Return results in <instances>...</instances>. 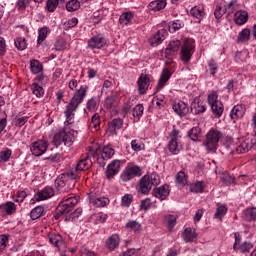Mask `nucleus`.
<instances>
[{
    "instance_id": "obj_1",
    "label": "nucleus",
    "mask_w": 256,
    "mask_h": 256,
    "mask_svg": "<svg viewBox=\"0 0 256 256\" xmlns=\"http://www.w3.org/2000/svg\"><path fill=\"white\" fill-rule=\"evenodd\" d=\"M87 89V86H81L66 106L64 111V115L66 117V121L64 122L65 127L62 131L54 135L53 144L55 147H61V145H64V147H71V145L75 143V133L77 132L71 129V125H73V119H75V111H77V107L83 103V99H85V95H87Z\"/></svg>"
},
{
    "instance_id": "obj_2",
    "label": "nucleus",
    "mask_w": 256,
    "mask_h": 256,
    "mask_svg": "<svg viewBox=\"0 0 256 256\" xmlns=\"http://www.w3.org/2000/svg\"><path fill=\"white\" fill-rule=\"evenodd\" d=\"M81 172L75 167L70 169L68 172L61 174L60 177L56 180V183L59 185H64V190L62 192L71 191V189H75V181L79 179V174Z\"/></svg>"
},
{
    "instance_id": "obj_3",
    "label": "nucleus",
    "mask_w": 256,
    "mask_h": 256,
    "mask_svg": "<svg viewBox=\"0 0 256 256\" xmlns=\"http://www.w3.org/2000/svg\"><path fill=\"white\" fill-rule=\"evenodd\" d=\"M161 183V178L158 176L157 173L153 172L150 175H144L139 182V185L137 187L138 193H141L142 195H147L153 187L159 185Z\"/></svg>"
},
{
    "instance_id": "obj_4",
    "label": "nucleus",
    "mask_w": 256,
    "mask_h": 256,
    "mask_svg": "<svg viewBox=\"0 0 256 256\" xmlns=\"http://www.w3.org/2000/svg\"><path fill=\"white\" fill-rule=\"evenodd\" d=\"M77 203H79V196L64 198L56 208L55 219H59V215H69Z\"/></svg>"
},
{
    "instance_id": "obj_5",
    "label": "nucleus",
    "mask_w": 256,
    "mask_h": 256,
    "mask_svg": "<svg viewBox=\"0 0 256 256\" xmlns=\"http://www.w3.org/2000/svg\"><path fill=\"white\" fill-rule=\"evenodd\" d=\"M223 137V134L219 130L212 129L206 135L204 145L208 151H215L219 146V140Z\"/></svg>"
},
{
    "instance_id": "obj_6",
    "label": "nucleus",
    "mask_w": 256,
    "mask_h": 256,
    "mask_svg": "<svg viewBox=\"0 0 256 256\" xmlns=\"http://www.w3.org/2000/svg\"><path fill=\"white\" fill-rule=\"evenodd\" d=\"M208 104L212 109L213 115L216 117H221V115H223L225 108L223 107V102L219 100V95L217 92H213L208 95Z\"/></svg>"
},
{
    "instance_id": "obj_7",
    "label": "nucleus",
    "mask_w": 256,
    "mask_h": 256,
    "mask_svg": "<svg viewBox=\"0 0 256 256\" xmlns=\"http://www.w3.org/2000/svg\"><path fill=\"white\" fill-rule=\"evenodd\" d=\"M143 175V172L141 170V167L139 166H127L121 176L120 179L124 183H127V181H131V179H135V177H141Z\"/></svg>"
},
{
    "instance_id": "obj_8",
    "label": "nucleus",
    "mask_w": 256,
    "mask_h": 256,
    "mask_svg": "<svg viewBox=\"0 0 256 256\" xmlns=\"http://www.w3.org/2000/svg\"><path fill=\"white\" fill-rule=\"evenodd\" d=\"M104 109L111 112L112 115L119 113V96L117 94H111L104 100Z\"/></svg>"
},
{
    "instance_id": "obj_9",
    "label": "nucleus",
    "mask_w": 256,
    "mask_h": 256,
    "mask_svg": "<svg viewBox=\"0 0 256 256\" xmlns=\"http://www.w3.org/2000/svg\"><path fill=\"white\" fill-rule=\"evenodd\" d=\"M47 147H49V144L45 140H38L35 141L31 146H30V151L32 155L35 157H41L46 151Z\"/></svg>"
},
{
    "instance_id": "obj_10",
    "label": "nucleus",
    "mask_w": 256,
    "mask_h": 256,
    "mask_svg": "<svg viewBox=\"0 0 256 256\" xmlns=\"http://www.w3.org/2000/svg\"><path fill=\"white\" fill-rule=\"evenodd\" d=\"M195 51V44L191 40H186L181 49V59L182 61H189L193 57Z\"/></svg>"
},
{
    "instance_id": "obj_11",
    "label": "nucleus",
    "mask_w": 256,
    "mask_h": 256,
    "mask_svg": "<svg viewBox=\"0 0 256 256\" xmlns=\"http://www.w3.org/2000/svg\"><path fill=\"white\" fill-rule=\"evenodd\" d=\"M105 45H107V39L101 34L93 36L88 40V47L90 49H103Z\"/></svg>"
},
{
    "instance_id": "obj_12",
    "label": "nucleus",
    "mask_w": 256,
    "mask_h": 256,
    "mask_svg": "<svg viewBox=\"0 0 256 256\" xmlns=\"http://www.w3.org/2000/svg\"><path fill=\"white\" fill-rule=\"evenodd\" d=\"M121 169V160H113L106 168L105 175L106 179L110 180L119 173Z\"/></svg>"
},
{
    "instance_id": "obj_13",
    "label": "nucleus",
    "mask_w": 256,
    "mask_h": 256,
    "mask_svg": "<svg viewBox=\"0 0 256 256\" xmlns=\"http://www.w3.org/2000/svg\"><path fill=\"white\" fill-rule=\"evenodd\" d=\"M233 5H235V1H231L229 4H228V7L224 8L223 9V6H221V4H218L216 6V9L214 11V16L217 18V19H221V17H223V14L224 13H227L228 12V15H231L233 13V11H235V8L233 7Z\"/></svg>"
},
{
    "instance_id": "obj_14",
    "label": "nucleus",
    "mask_w": 256,
    "mask_h": 256,
    "mask_svg": "<svg viewBox=\"0 0 256 256\" xmlns=\"http://www.w3.org/2000/svg\"><path fill=\"white\" fill-rule=\"evenodd\" d=\"M151 81L149 79V75L147 74H141L138 78L137 85H138V91L141 95L143 93H146L147 89H149Z\"/></svg>"
},
{
    "instance_id": "obj_15",
    "label": "nucleus",
    "mask_w": 256,
    "mask_h": 256,
    "mask_svg": "<svg viewBox=\"0 0 256 256\" xmlns=\"http://www.w3.org/2000/svg\"><path fill=\"white\" fill-rule=\"evenodd\" d=\"M172 109L180 117H185L189 113V106L183 101L174 102Z\"/></svg>"
},
{
    "instance_id": "obj_16",
    "label": "nucleus",
    "mask_w": 256,
    "mask_h": 256,
    "mask_svg": "<svg viewBox=\"0 0 256 256\" xmlns=\"http://www.w3.org/2000/svg\"><path fill=\"white\" fill-rule=\"evenodd\" d=\"M205 106L203 105V101H201L200 97H195L193 102L191 103V113L193 115H199V113H205Z\"/></svg>"
},
{
    "instance_id": "obj_17",
    "label": "nucleus",
    "mask_w": 256,
    "mask_h": 256,
    "mask_svg": "<svg viewBox=\"0 0 256 256\" xmlns=\"http://www.w3.org/2000/svg\"><path fill=\"white\" fill-rule=\"evenodd\" d=\"M152 195L156 197L157 199H160L161 201H165L167 197H169V186L163 185L159 188H155L152 191Z\"/></svg>"
},
{
    "instance_id": "obj_18",
    "label": "nucleus",
    "mask_w": 256,
    "mask_h": 256,
    "mask_svg": "<svg viewBox=\"0 0 256 256\" xmlns=\"http://www.w3.org/2000/svg\"><path fill=\"white\" fill-rule=\"evenodd\" d=\"M55 195V191L51 187H46L42 191L38 192L35 196L36 201H47V199H51Z\"/></svg>"
},
{
    "instance_id": "obj_19",
    "label": "nucleus",
    "mask_w": 256,
    "mask_h": 256,
    "mask_svg": "<svg viewBox=\"0 0 256 256\" xmlns=\"http://www.w3.org/2000/svg\"><path fill=\"white\" fill-rule=\"evenodd\" d=\"M48 239L49 242L54 245V247H57V249H61L65 245V242L63 241V236L57 233H48Z\"/></svg>"
},
{
    "instance_id": "obj_20",
    "label": "nucleus",
    "mask_w": 256,
    "mask_h": 256,
    "mask_svg": "<svg viewBox=\"0 0 256 256\" xmlns=\"http://www.w3.org/2000/svg\"><path fill=\"white\" fill-rule=\"evenodd\" d=\"M17 211V206L13 202H6L0 205V213L2 215H13Z\"/></svg>"
},
{
    "instance_id": "obj_21",
    "label": "nucleus",
    "mask_w": 256,
    "mask_h": 256,
    "mask_svg": "<svg viewBox=\"0 0 256 256\" xmlns=\"http://www.w3.org/2000/svg\"><path fill=\"white\" fill-rule=\"evenodd\" d=\"M171 71L168 68H164L162 70L161 76L159 78L158 81V89H163V87H165V85H167V81H169V79H171Z\"/></svg>"
},
{
    "instance_id": "obj_22",
    "label": "nucleus",
    "mask_w": 256,
    "mask_h": 256,
    "mask_svg": "<svg viewBox=\"0 0 256 256\" xmlns=\"http://www.w3.org/2000/svg\"><path fill=\"white\" fill-rule=\"evenodd\" d=\"M247 19H249V13H247V11L239 10L234 14V21L236 25H245V23H247Z\"/></svg>"
},
{
    "instance_id": "obj_23",
    "label": "nucleus",
    "mask_w": 256,
    "mask_h": 256,
    "mask_svg": "<svg viewBox=\"0 0 256 256\" xmlns=\"http://www.w3.org/2000/svg\"><path fill=\"white\" fill-rule=\"evenodd\" d=\"M245 115V106L243 105H235L230 113L231 119L237 121V119H241Z\"/></svg>"
},
{
    "instance_id": "obj_24",
    "label": "nucleus",
    "mask_w": 256,
    "mask_h": 256,
    "mask_svg": "<svg viewBox=\"0 0 256 256\" xmlns=\"http://www.w3.org/2000/svg\"><path fill=\"white\" fill-rule=\"evenodd\" d=\"M92 165L93 162L91 161V158L87 156L86 158L80 160L74 168L81 173V171H87V169H91Z\"/></svg>"
},
{
    "instance_id": "obj_25",
    "label": "nucleus",
    "mask_w": 256,
    "mask_h": 256,
    "mask_svg": "<svg viewBox=\"0 0 256 256\" xmlns=\"http://www.w3.org/2000/svg\"><path fill=\"white\" fill-rule=\"evenodd\" d=\"M107 249L115 251L119 247V235L112 234L105 242Z\"/></svg>"
},
{
    "instance_id": "obj_26",
    "label": "nucleus",
    "mask_w": 256,
    "mask_h": 256,
    "mask_svg": "<svg viewBox=\"0 0 256 256\" xmlns=\"http://www.w3.org/2000/svg\"><path fill=\"white\" fill-rule=\"evenodd\" d=\"M165 39V30H159L151 39L150 43L153 47H157V45H161L163 40Z\"/></svg>"
},
{
    "instance_id": "obj_27",
    "label": "nucleus",
    "mask_w": 256,
    "mask_h": 256,
    "mask_svg": "<svg viewBox=\"0 0 256 256\" xmlns=\"http://www.w3.org/2000/svg\"><path fill=\"white\" fill-rule=\"evenodd\" d=\"M181 47V41L179 40H172L170 41L168 47L165 50L166 55H173L174 53H177L179 51V48Z\"/></svg>"
},
{
    "instance_id": "obj_28",
    "label": "nucleus",
    "mask_w": 256,
    "mask_h": 256,
    "mask_svg": "<svg viewBox=\"0 0 256 256\" xmlns=\"http://www.w3.org/2000/svg\"><path fill=\"white\" fill-rule=\"evenodd\" d=\"M59 3H65V0H46V11H48V13H55L57 7H59Z\"/></svg>"
},
{
    "instance_id": "obj_29",
    "label": "nucleus",
    "mask_w": 256,
    "mask_h": 256,
    "mask_svg": "<svg viewBox=\"0 0 256 256\" xmlns=\"http://www.w3.org/2000/svg\"><path fill=\"white\" fill-rule=\"evenodd\" d=\"M250 149H253V143H251V140L246 139L236 148V153H248Z\"/></svg>"
},
{
    "instance_id": "obj_30",
    "label": "nucleus",
    "mask_w": 256,
    "mask_h": 256,
    "mask_svg": "<svg viewBox=\"0 0 256 256\" xmlns=\"http://www.w3.org/2000/svg\"><path fill=\"white\" fill-rule=\"evenodd\" d=\"M164 7H167V0H154L149 3L151 11H161Z\"/></svg>"
},
{
    "instance_id": "obj_31",
    "label": "nucleus",
    "mask_w": 256,
    "mask_h": 256,
    "mask_svg": "<svg viewBox=\"0 0 256 256\" xmlns=\"http://www.w3.org/2000/svg\"><path fill=\"white\" fill-rule=\"evenodd\" d=\"M169 151L172 155H179V151H181V145L176 138H172L168 144Z\"/></svg>"
},
{
    "instance_id": "obj_32",
    "label": "nucleus",
    "mask_w": 256,
    "mask_h": 256,
    "mask_svg": "<svg viewBox=\"0 0 256 256\" xmlns=\"http://www.w3.org/2000/svg\"><path fill=\"white\" fill-rule=\"evenodd\" d=\"M43 213H45V208L43 206H37L30 212V217L32 221H36V219L43 217Z\"/></svg>"
},
{
    "instance_id": "obj_33",
    "label": "nucleus",
    "mask_w": 256,
    "mask_h": 256,
    "mask_svg": "<svg viewBox=\"0 0 256 256\" xmlns=\"http://www.w3.org/2000/svg\"><path fill=\"white\" fill-rule=\"evenodd\" d=\"M182 237L186 243H191L197 237V234H195V230L186 228L182 234Z\"/></svg>"
},
{
    "instance_id": "obj_34",
    "label": "nucleus",
    "mask_w": 256,
    "mask_h": 256,
    "mask_svg": "<svg viewBox=\"0 0 256 256\" xmlns=\"http://www.w3.org/2000/svg\"><path fill=\"white\" fill-rule=\"evenodd\" d=\"M121 127H123V120L121 118H115L109 123L108 130L110 133H114V131L121 129Z\"/></svg>"
},
{
    "instance_id": "obj_35",
    "label": "nucleus",
    "mask_w": 256,
    "mask_h": 256,
    "mask_svg": "<svg viewBox=\"0 0 256 256\" xmlns=\"http://www.w3.org/2000/svg\"><path fill=\"white\" fill-rule=\"evenodd\" d=\"M30 69L34 75H39L41 71H43V64L39 62V60H31L30 61Z\"/></svg>"
},
{
    "instance_id": "obj_36",
    "label": "nucleus",
    "mask_w": 256,
    "mask_h": 256,
    "mask_svg": "<svg viewBox=\"0 0 256 256\" xmlns=\"http://www.w3.org/2000/svg\"><path fill=\"white\" fill-rule=\"evenodd\" d=\"M250 37H251V31L245 28L238 34L237 43H247Z\"/></svg>"
},
{
    "instance_id": "obj_37",
    "label": "nucleus",
    "mask_w": 256,
    "mask_h": 256,
    "mask_svg": "<svg viewBox=\"0 0 256 256\" xmlns=\"http://www.w3.org/2000/svg\"><path fill=\"white\" fill-rule=\"evenodd\" d=\"M177 187H185L187 185V175L185 172L180 171L176 174V182Z\"/></svg>"
},
{
    "instance_id": "obj_38",
    "label": "nucleus",
    "mask_w": 256,
    "mask_h": 256,
    "mask_svg": "<svg viewBox=\"0 0 256 256\" xmlns=\"http://www.w3.org/2000/svg\"><path fill=\"white\" fill-rule=\"evenodd\" d=\"M253 249V243L249 241H244L240 245L237 246V249L234 251H239V253H249Z\"/></svg>"
},
{
    "instance_id": "obj_39",
    "label": "nucleus",
    "mask_w": 256,
    "mask_h": 256,
    "mask_svg": "<svg viewBox=\"0 0 256 256\" xmlns=\"http://www.w3.org/2000/svg\"><path fill=\"white\" fill-rule=\"evenodd\" d=\"M126 229H128V231H132L133 233H140L141 232V224L135 220H130L126 224Z\"/></svg>"
},
{
    "instance_id": "obj_40",
    "label": "nucleus",
    "mask_w": 256,
    "mask_h": 256,
    "mask_svg": "<svg viewBox=\"0 0 256 256\" xmlns=\"http://www.w3.org/2000/svg\"><path fill=\"white\" fill-rule=\"evenodd\" d=\"M244 219L246 221H255L256 220V207L247 208L244 210Z\"/></svg>"
},
{
    "instance_id": "obj_41",
    "label": "nucleus",
    "mask_w": 256,
    "mask_h": 256,
    "mask_svg": "<svg viewBox=\"0 0 256 256\" xmlns=\"http://www.w3.org/2000/svg\"><path fill=\"white\" fill-rule=\"evenodd\" d=\"M190 15H191V17L198 19V21H201V19H203V17H205V12L202 9H200L199 7L195 6V7L191 8Z\"/></svg>"
},
{
    "instance_id": "obj_42",
    "label": "nucleus",
    "mask_w": 256,
    "mask_h": 256,
    "mask_svg": "<svg viewBox=\"0 0 256 256\" xmlns=\"http://www.w3.org/2000/svg\"><path fill=\"white\" fill-rule=\"evenodd\" d=\"M90 203L94 205V207H105V205H108L109 200L106 197L91 198Z\"/></svg>"
},
{
    "instance_id": "obj_43",
    "label": "nucleus",
    "mask_w": 256,
    "mask_h": 256,
    "mask_svg": "<svg viewBox=\"0 0 256 256\" xmlns=\"http://www.w3.org/2000/svg\"><path fill=\"white\" fill-rule=\"evenodd\" d=\"M183 22L180 20L172 21L168 23V31L171 33H176V31H179V29H182L183 27Z\"/></svg>"
},
{
    "instance_id": "obj_44",
    "label": "nucleus",
    "mask_w": 256,
    "mask_h": 256,
    "mask_svg": "<svg viewBox=\"0 0 256 256\" xmlns=\"http://www.w3.org/2000/svg\"><path fill=\"white\" fill-rule=\"evenodd\" d=\"M131 19H133V13L124 12L120 15L119 23L121 25H129V23H131Z\"/></svg>"
},
{
    "instance_id": "obj_45",
    "label": "nucleus",
    "mask_w": 256,
    "mask_h": 256,
    "mask_svg": "<svg viewBox=\"0 0 256 256\" xmlns=\"http://www.w3.org/2000/svg\"><path fill=\"white\" fill-rule=\"evenodd\" d=\"M203 189H205V187L203 186V182L201 181H196L190 184L191 193H203Z\"/></svg>"
},
{
    "instance_id": "obj_46",
    "label": "nucleus",
    "mask_w": 256,
    "mask_h": 256,
    "mask_svg": "<svg viewBox=\"0 0 256 256\" xmlns=\"http://www.w3.org/2000/svg\"><path fill=\"white\" fill-rule=\"evenodd\" d=\"M188 136L192 141H199V137H201V128L194 127L188 132Z\"/></svg>"
},
{
    "instance_id": "obj_47",
    "label": "nucleus",
    "mask_w": 256,
    "mask_h": 256,
    "mask_svg": "<svg viewBox=\"0 0 256 256\" xmlns=\"http://www.w3.org/2000/svg\"><path fill=\"white\" fill-rule=\"evenodd\" d=\"M101 125V116L99 114H94L91 119L90 127L91 129H95V131H99V126Z\"/></svg>"
},
{
    "instance_id": "obj_48",
    "label": "nucleus",
    "mask_w": 256,
    "mask_h": 256,
    "mask_svg": "<svg viewBox=\"0 0 256 256\" xmlns=\"http://www.w3.org/2000/svg\"><path fill=\"white\" fill-rule=\"evenodd\" d=\"M113 155H115V150L109 146H105L102 149V159L108 160L111 159V157H113Z\"/></svg>"
},
{
    "instance_id": "obj_49",
    "label": "nucleus",
    "mask_w": 256,
    "mask_h": 256,
    "mask_svg": "<svg viewBox=\"0 0 256 256\" xmlns=\"http://www.w3.org/2000/svg\"><path fill=\"white\" fill-rule=\"evenodd\" d=\"M81 7V2L79 0H70L66 4V9L69 12L77 11Z\"/></svg>"
},
{
    "instance_id": "obj_50",
    "label": "nucleus",
    "mask_w": 256,
    "mask_h": 256,
    "mask_svg": "<svg viewBox=\"0 0 256 256\" xmlns=\"http://www.w3.org/2000/svg\"><path fill=\"white\" fill-rule=\"evenodd\" d=\"M31 89H32L33 95H35L36 97H43V95H45V90L43 89V87L39 86V84L37 83H33L31 85Z\"/></svg>"
},
{
    "instance_id": "obj_51",
    "label": "nucleus",
    "mask_w": 256,
    "mask_h": 256,
    "mask_svg": "<svg viewBox=\"0 0 256 256\" xmlns=\"http://www.w3.org/2000/svg\"><path fill=\"white\" fill-rule=\"evenodd\" d=\"M47 27H42L39 32H38V39H37V43L38 45H41V43H43V41H45L47 39Z\"/></svg>"
},
{
    "instance_id": "obj_52",
    "label": "nucleus",
    "mask_w": 256,
    "mask_h": 256,
    "mask_svg": "<svg viewBox=\"0 0 256 256\" xmlns=\"http://www.w3.org/2000/svg\"><path fill=\"white\" fill-rule=\"evenodd\" d=\"M227 215V207L226 206H219L214 214L215 219H223Z\"/></svg>"
},
{
    "instance_id": "obj_53",
    "label": "nucleus",
    "mask_w": 256,
    "mask_h": 256,
    "mask_svg": "<svg viewBox=\"0 0 256 256\" xmlns=\"http://www.w3.org/2000/svg\"><path fill=\"white\" fill-rule=\"evenodd\" d=\"M15 47L19 51H25V49H27V42H25V38H17L15 40Z\"/></svg>"
},
{
    "instance_id": "obj_54",
    "label": "nucleus",
    "mask_w": 256,
    "mask_h": 256,
    "mask_svg": "<svg viewBox=\"0 0 256 256\" xmlns=\"http://www.w3.org/2000/svg\"><path fill=\"white\" fill-rule=\"evenodd\" d=\"M133 203V195L126 194L121 199V205L122 207H129Z\"/></svg>"
},
{
    "instance_id": "obj_55",
    "label": "nucleus",
    "mask_w": 256,
    "mask_h": 256,
    "mask_svg": "<svg viewBox=\"0 0 256 256\" xmlns=\"http://www.w3.org/2000/svg\"><path fill=\"white\" fill-rule=\"evenodd\" d=\"M131 147L136 153L145 149V146L143 145V143L139 142V140H132Z\"/></svg>"
},
{
    "instance_id": "obj_56",
    "label": "nucleus",
    "mask_w": 256,
    "mask_h": 256,
    "mask_svg": "<svg viewBox=\"0 0 256 256\" xmlns=\"http://www.w3.org/2000/svg\"><path fill=\"white\" fill-rule=\"evenodd\" d=\"M143 111H145V108L143 107V104H137L132 112L133 117H141L143 115Z\"/></svg>"
},
{
    "instance_id": "obj_57",
    "label": "nucleus",
    "mask_w": 256,
    "mask_h": 256,
    "mask_svg": "<svg viewBox=\"0 0 256 256\" xmlns=\"http://www.w3.org/2000/svg\"><path fill=\"white\" fill-rule=\"evenodd\" d=\"M79 23V20L77 18H72L64 23L65 29L68 31V29H73V27H77V24Z\"/></svg>"
},
{
    "instance_id": "obj_58",
    "label": "nucleus",
    "mask_w": 256,
    "mask_h": 256,
    "mask_svg": "<svg viewBox=\"0 0 256 256\" xmlns=\"http://www.w3.org/2000/svg\"><path fill=\"white\" fill-rule=\"evenodd\" d=\"M9 241V236L2 234L0 235V253H3L5 247H7V242Z\"/></svg>"
},
{
    "instance_id": "obj_59",
    "label": "nucleus",
    "mask_w": 256,
    "mask_h": 256,
    "mask_svg": "<svg viewBox=\"0 0 256 256\" xmlns=\"http://www.w3.org/2000/svg\"><path fill=\"white\" fill-rule=\"evenodd\" d=\"M208 69L210 71V75H213V77H215V73L218 69L217 62H215V60H210L208 62Z\"/></svg>"
},
{
    "instance_id": "obj_60",
    "label": "nucleus",
    "mask_w": 256,
    "mask_h": 256,
    "mask_svg": "<svg viewBox=\"0 0 256 256\" xmlns=\"http://www.w3.org/2000/svg\"><path fill=\"white\" fill-rule=\"evenodd\" d=\"M28 120H29V117L27 116L15 118L14 125L16 127H23V125H25V123H27Z\"/></svg>"
},
{
    "instance_id": "obj_61",
    "label": "nucleus",
    "mask_w": 256,
    "mask_h": 256,
    "mask_svg": "<svg viewBox=\"0 0 256 256\" xmlns=\"http://www.w3.org/2000/svg\"><path fill=\"white\" fill-rule=\"evenodd\" d=\"M31 2L29 0H17V7L20 11H25Z\"/></svg>"
},
{
    "instance_id": "obj_62",
    "label": "nucleus",
    "mask_w": 256,
    "mask_h": 256,
    "mask_svg": "<svg viewBox=\"0 0 256 256\" xmlns=\"http://www.w3.org/2000/svg\"><path fill=\"white\" fill-rule=\"evenodd\" d=\"M167 223H168V229L171 231L173 227L177 224V218L174 215H170L166 218Z\"/></svg>"
},
{
    "instance_id": "obj_63",
    "label": "nucleus",
    "mask_w": 256,
    "mask_h": 256,
    "mask_svg": "<svg viewBox=\"0 0 256 256\" xmlns=\"http://www.w3.org/2000/svg\"><path fill=\"white\" fill-rule=\"evenodd\" d=\"M0 159L4 162L9 161V159H11V150L7 149L5 151L0 152Z\"/></svg>"
},
{
    "instance_id": "obj_64",
    "label": "nucleus",
    "mask_w": 256,
    "mask_h": 256,
    "mask_svg": "<svg viewBox=\"0 0 256 256\" xmlns=\"http://www.w3.org/2000/svg\"><path fill=\"white\" fill-rule=\"evenodd\" d=\"M151 203H152L151 199L150 198H146V199L141 201L140 208L143 211H147L149 209V207H151Z\"/></svg>"
}]
</instances>
